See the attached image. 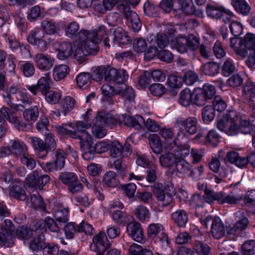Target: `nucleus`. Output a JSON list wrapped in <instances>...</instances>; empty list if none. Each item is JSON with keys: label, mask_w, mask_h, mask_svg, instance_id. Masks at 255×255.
<instances>
[{"label": "nucleus", "mask_w": 255, "mask_h": 255, "mask_svg": "<svg viewBox=\"0 0 255 255\" xmlns=\"http://www.w3.org/2000/svg\"><path fill=\"white\" fill-rule=\"evenodd\" d=\"M65 35L70 38L77 37L76 49L74 56L80 63L86 60V56L89 55V47L87 48L88 31L82 29L80 30V25L76 21L69 23L65 28Z\"/></svg>", "instance_id": "obj_1"}, {"label": "nucleus", "mask_w": 255, "mask_h": 255, "mask_svg": "<svg viewBox=\"0 0 255 255\" xmlns=\"http://www.w3.org/2000/svg\"><path fill=\"white\" fill-rule=\"evenodd\" d=\"M180 136L178 133L177 138ZM178 138L174 139L172 143L167 147L168 151L160 155L159 159L160 165L164 168H170L175 165L179 158H185L190 153L188 148L180 147L177 143Z\"/></svg>", "instance_id": "obj_2"}, {"label": "nucleus", "mask_w": 255, "mask_h": 255, "mask_svg": "<svg viewBox=\"0 0 255 255\" xmlns=\"http://www.w3.org/2000/svg\"><path fill=\"white\" fill-rule=\"evenodd\" d=\"M59 178L64 185L67 186L69 192L72 194L80 192L83 189L82 184L74 172H63L60 173Z\"/></svg>", "instance_id": "obj_3"}, {"label": "nucleus", "mask_w": 255, "mask_h": 255, "mask_svg": "<svg viewBox=\"0 0 255 255\" xmlns=\"http://www.w3.org/2000/svg\"><path fill=\"white\" fill-rule=\"evenodd\" d=\"M108 31L104 25H101L98 27V30L88 31V38L89 41L87 43V48L89 47V54L95 55L98 51V42L100 40L102 39L104 35H107Z\"/></svg>", "instance_id": "obj_4"}, {"label": "nucleus", "mask_w": 255, "mask_h": 255, "mask_svg": "<svg viewBox=\"0 0 255 255\" xmlns=\"http://www.w3.org/2000/svg\"><path fill=\"white\" fill-rule=\"evenodd\" d=\"M34 228L35 234L32 236L33 239L29 243V248L32 251L37 252L41 250L43 242L44 240V233L46 231L45 224L41 220L37 221V225Z\"/></svg>", "instance_id": "obj_5"}, {"label": "nucleus", "mask_w": 255, "mask_h": 255, "mask_svg": "<svg viewBox=\"0 0 255 255\" xmlns=\"http://www.w3.org/2000/svg\"><path fill=\"white\" fill-rule=\"evenodd\" d=\"M14 229V226L10 220H4L1 225V231L0 232V246L10 247L14 244L13 233Z\"/></svg>", "instance_id": "obj_6"}, {"label": "nucleus", "mask_w": 255, "mask_h": 255, "mask_svg": "<svg viewBox=\"0 0 255 255\" xmlns=\"http://www.w3.org/2000/svg\"><path fill=\"white\" fill-rule=\"evenodd\" d=\"M128 76L125 69L117 70L110 66L105 68L104 78L107 82L122 84L128 79Z\"/></svg>", "instance_id": "obj_7"}, {"label": "nucleus", "mask_w": 255, "mask_h": 255, "mask_svg": "<svg viewBox=\"0 0 255 255\" xmlns=\"http://www.w3.org/2000/svg\"><path fill=\"white\" fill-rule=\"evenodd\" d=\"M25 180L29 187L35 188L38 187L41 189L44 185L49 182L50 177L48 175L40 174L37 170H35L31 174H29Z\"/></svg>", "instance_id": "obj_8"}, {"label": "nucleus", "mask_w": 255, "mask_h": 255, "mask_svg": "<svg viewBox=\"0 0 255 255\" xmlns=\"http://www.w3.org/2000/svg\"><path fill=\"white\" fill-rule=\"evenodd\" d=\"M176 124L179 127L183 128L187 133L193 134L198 130L199 123L197 118L194 117H178L176 120Z\"/></svg>", "instance_id": "obj_9"}, {"label": "nucleus", "mask_w": 255, "mask_h": 255, "mask_svg": "<svg viewBox=\"0 0 255 255\" xmlns=\"http://www.w3.org/2000/svg\"><path fill=\"white\" fill-rule=\"evenodd\" d=\"M85 122L82 121L77 122L76 124L77 130L72 131V137L78 138L80 140V143L91 140L90 135L86 129L90 128L91 124L88 123V120L84 118Z\"/></svg>", "instance_id": "obj_10"}, {"label": "nucleus", "mask_w": 255, "mask_h": 255, "mask_svg": "<svg viewBox=\"0 0 255 255\" xmlns=\"http://www.w3.org/2000/svg\"><path fill=\"white\" fill-rule=\"evenodd\" d=\"M51 78L49 73H46L38 81L37 85L27 86V89L34 95L40 92L42 95L50 89Z\"/></svg>", "instance_id": "obj_11"}, {"label": "nucleus", "mask_w": 255, "mask_h": 255, "mask_svg": "<svg viewBox=\"0 0 255 255\" xmlns=\"http://www.w3.org/2000/svg\"><path fill=\"white\" fill-rule=\"evenodd\" d=\"M53 155V161L47 162L45 164L50 171L60 170L65 165L66 153L63 150H57L54 152Z\"/></svg>", "instance_id": "obj_12"}, {"label": "nucleus", "mask_w": 255, "mask_h": 255, "mask_svg": "<svg viewBox=\"0 0 255 255\" xmlns=\"http://www.w3.org/2000/svg\"><path fill=\"white\" fill-rule=\"evenodd\" d=\"M127 233L130 237L137 242H141L144 240L141 225L136 221L130 222L127 225Z\"/></svg>", "instance_id": "obj_13"}, {"label": "nucleus", "mask_w": 255, "mask_h": 255, "mask_svg": "<svg viewBox=\"0 0 255 255\" xmlns=\"http://www.w3.org/2000/svg\"><path fill=\"white\" fill-rule=\"evenodd\" d=\"M34 61L39 69L46 71L52 67L54 59L50 55L38 53L34 56Z\"/></svg>", "instance_id": "obj_14"}, {"label": "nucleus", "mask_w": 255, "mask_h": 255, "mask_svg": "<svg viewBox=\"0 0 255 255\" xmlns=\"http://www.w3.org/2000/svg\"><path fill=\"white\" fill-rule=\"evenodd\" d=\"M108 245L109 243L106 234L104 232H100L94 237L91 249L97 255H101V252L105 251L106 247Z\"/></svg>", "instance_id": "obj_15"}, {"label": "nucleus", "mask_w": 255, "mask_h": 255, "mask_svg": "<svg viewBox=\"0 0 255 255\" xmlns=\"http://www.w3.org/2000/svg\"><path fill=\"white\" fill-rule=\"evenodd\" d=\"M122 125L133 128L139 130L142 128V124L144 123V119L139 115H136L134 117L125 115H121Z\"/></svg>", "instance_id": "obj_16"}, {"label": "nucleus", "mask_w": 255, "mask_h": 255, "mask_svg": "<svg viewBox=\"0 0 255 255\" xmlns=\"http://www.w3.org/2000/svg\"><path fill=\"white\" fill-rule=\"evenodd\" d=\"M97 115L101 119L102 123L107 125L111 128L118 124L122 125L121 116H116L105 112H98Z\"/></svg>", "instance_id": "obj_17"}, {"label": "nucleus", "mask_w": 255, "mask_h": 255, "mask_svg": "<svg viewBox=\"0 0 255 255\" xmlns=\"http://www.w3.org/2000/svg\"><path fill=\"white\" fill-rule=\"evenodd\" d=\"M153 192L161 206H166L172 202V195L168 193L166 190H162L156 188L154 189Z\"/></svg>", "instance_id": "obj_18"}, {"label": "nucleus", "mask_w": 255, "mask_h": 255, "mask_svg": "<svg viewBox=\"0 0 255 255\" xmlns=\"http://www.w3.org/2000/svg\"><path fill=\"white\" fill-rule=\"evenodd\" d=\"M105 125L98 116L96 115L93 119L92 128V133L95 137L101 138L106 135L107 131L104 128Z\"/></svg>", "instance_id": "obj_19"}, {"label": "nucleus", "mask_w": 255, "mask_h": 255, "mask_svg": "<svg viewBox=\"0 0 255 255\" xmlns=\"http://www.w3.org/2000/svg\"><path fill=\"white\" fill-rule=\"evenodd\" d=\"M80 143L83 158L86 160L93 159L96 152L94 149V146H92L93 142L92 140Z\"/></svg>", "instance_id": "obj_20"}, {"label": "nucleus", "mask_w": 255, "mask_h": 255, "mask_svg": "<svg viewBox=\"0 0 255 255\" xmlns=\"http://www.w3.org/2000/svg\"><path fill=\"white\" fill-rule=\"evenodd\" d=\"M211 231L213 237L217 239L221 238L225 235V227L220 218L215 217L213 220Z\"/></svg>", "instance_id": "obj_21"}, {"label": "nucleus", "mask_w": 255, "mask_h": 255, "mask_svg": "<svg viewBox=\"0 0 255 255\" xmlns=\"http://www.w3.org/2000/svg\"><path fill=\"white\" fill-rule=\"evenodd\" d=\"M37 221L34 225L29 227L26 226H19L16 230L17 236L22 240H28L32 237L35 234L34 228H36Z\"/></svg>", "instance_id": "obj_22"}, {"label": "nucleus", "mask_w": 255, "mask_h": 255, "mask_svg": "<svg viewBox=\"0 0 255 255\" xmlns=\"http://www.w3.org/2000/svg\"><path fill=\"white\" fill-rule=\"evenodd\" d=\"M8 145L12 154L16 156L23 155L27 150L26 145L23 142L15 139L10 140Z\"/></svg>", "instance_id": "obj_23"}, {"label": "nucleus", "mask_w": 255, "mask_h": 255, "mask_svg": "<svg viewBox=\"0 0 255 255\" xmlns=\"http://www.w3.org/2000/svg\"><path fill=\"white\" fill-rule=\"evenodd\" d=\"M171 219L178 227H184L187 223L188 216L184 210H178L171 214Z\"/></svg>", "instance_id": "obj_24"}, {"label": "nucleus", "mask_w": 255, "mask_h": 255, "mask_svg": "<svg viewBox=\"0 0 255 255\" xmlns=\"http://www.w3.org/2000/svg\"><path fill=\"white\" fill-rule=\"evenodd\" d=\"M241 40V38H239L238 36L231 38L230 47L234 50L238 56L244 58L248 54V51L243 47L242 44H240Z\"/></svg>", "instance_id": "obj_25"}, {"label": "nucleus", "mask_w": 255, "mask_h": 255, "mask_svg": "<svg viewBox=\"0 0 255 255\" xmlns=\"http://www.w3.org/2000/svg\"><path fill=\"white\" fill-rule=\"evenodd\" d=\"M57 57L61 60H65L72 54V45L71 43L64 42L59 44L58 48Z\"/></svg>", "instance_id": "obj_26"}, {"label": "nucleus", "mask_w": 255, "mask_h": 255, "mask_svg": "<svg viewBox=\"0 0 255 255\" xmlns=\"http://www.w3.org/2000/svg\"><path fill=\"white\" fill-rule=\"evenodd\" d=\"M148 41L150 42L153 46H157L160 48H163L166 47L169 43L168 37L164 33H158L156 36L150 35L148 38Z\"/></svg>", "instance_id": "obj_27"}, {"label": "nucleus", "mask_w": 255, "mask_h": 255, "mask_svg": "<svg viewBox=\"0 0 255 255\" xmlns=\"http://www.w3.org/2000/svg\"><path fill=\"white\" fill-rule=\"evenodd\" d=\"M232 4L239 13L247 15L251 10V7L246 0H232Z\"/></svg>", "instance_id": "obj_28"}, {"label": "nucleus", "mask_w": 255, "mask_h": 255, "mask_svg": "<svg viewBox=\"0 0 255 255\" xmlns=\"http://www.w3.org/2000/svg\"><path fill=\"white\" fill-rule=\"evenodd\" d=\"M177 160L175 165V168L172 170L171 174L175 171L182 175L188 174L192 168L191 164L184 160V158H179Z\"/></svg>", "instance_id": "obj_29"}, {"label": "nucleus", "mask_w": 255, "mask_h": 255, "mask_svg": "<svg viewBox=\"0 0 255 255\" xmlns=\"http://www.w3.org/2000/svg\"><path fill=\"white\" fill-rule=\"evenodd\" d=\"M30 142L32 144L33 148L38 151L39 152H43V153L40 155H38L41 158H43L46 156L47 151L46 149V145L44 144L43 141L40 138L36 136H31L29 138Z\"/></svg>", "instance_id": "obj_30"}, {"label": "nucleus", "mask_w": 255, "mask_h": 255, "mask_svg": "<svg viewBox=\"0 0 255 255\" xmlns=\"http://www.w3.org/2000/svg\"><path fill=\"white\" fill-rule=\"evenodd\" d=\"M118 10L124 14L128 21L130 23L138 17V14L130 9L129 6L127 3H122L118 5Z\"/></svg>", "instance_id": "obj_31"}, {"label": "nucleus", "mask_w": 255, "mask_h": 255, "mask_svg": "<svg viewBox=\"0 0 255 255\" xmlns=\"http://www.w3.org/2000/svg\"><path fill=\"white\" fill-rule=\"evenodd\" d=\"M242 196L236 193L235 192H231L227 195H225L222 192V197L220 199V204L227 203L230 205L236 204L242 199Z\"/></svg>", "instance_id": "obj_32"}, {"label": "nucleus", "mask_w": 255, "mask_h": 255, "mask_svg": "<svg viewBox=\"0 0 255 255\" xmlns=\"http://www.w3.org/2000/svg\"><path fill=\"white\" fill-rule=\"evenodd\" d=\"M178 101L181 105L185 107L193 104L192 93L189 89L181 91L179 94Z\"/></svg>", "instance_id": "obj_33"}, {"label": "nucleus", "mask_w": 255, "mask_h": 255, "mask_svg": "<svg viewBox=\"0 0 255 255\" xmlns=\"http://www.w3.org/2000/svg\"><path fill=\"white\" fill-rule=\"evenodd\" d=\"M69 71V68L67 65L63 64L58 65L53 69V78L56 81H60L67 75Z\"/></svg>", "instance_id": "obj_34"}, {"label": "nucleus", "mask_w": 255, "mask_h": 255, "mask_svg": "<svg viewBox=\"0 0 255 255\" xmlns=\"http://www.w3.org/2000/svg\"><path fill=\"white\" fill-rule=\"evenodd\" d=\"M103 181L104 184L110 187H115L119 183L116 173L113 171H108L104 174Z\"/></svg>", "instance_id": "obj_35"}, {"label": "nucleus", "mask_w": 255, "mask_h": 255, "mask_svg": "<svg viewBox=\"0 0 255 255\" xmlns=\"http://www.w3.org/2000/svg\"><path fill=\"white\" fill-rule=\"evenodd\" d=\"M81 180L88 189H93L94 192L97 196H98L100 199H102L103 198V196L101 193L102 188L100 181L94 179L93 180L92 183H90L85 178H82Z\"/></svg>", "instance_id": "obj_36"}, {"label": "nucleus", "mask_w": 255, "mask_h": 255, "mask_svg": "<svg viewBox=\"0 0 255 255\" xmlns=\"http://www.w3.org/2000/svg\"><path fill=\"white\" fill-rule=\"evenodd\" d=\"M241 44L248 51V53L254 50L255 47V34L250 33L246 34L244 38L241 39Z\"/></svg>", "instance_id": "obj_37"}, {"label": "nucleus", "mask_w": 255, "mask_h": 255, "mask_svg": "<svg viewBox=\"0 0 255 255\" xmlns=\"http://www.w3.org/2000/svg\"><path fill=\"white\" fill-rule=\"evenodd\" d=\"M221 197L222 192H216L207 188L204 189L203 198L204 201L208 203L211 204L214 201H217L220 203Z\"/></svg>", "instance_id": "obj_38"}, {"label": "nucleus", "mask_w": 255, "mask_h": 255, "mask_svg": "<svg viewBox=\"0 0 255 255\" xmlns=\"http://www.w3.org/2000/svg\"><path fill=\"white\" fill-rule=\"evenodd\" d=\"M130 255H152L153 253L150 247L142 248L141 246L137 244H132L129 249Z\"/></svg>", "instance_id": "obj_39"}, {"label": "nucleus", "mask_w": 255, "mask_h": 255, "mask_svg": "<svg viewBox=\"0 0 255 255\" xmlns=\"http://www.w3.org/2000/svg\"><path fill=\"white\" fill-rule=\"evenodd\" d=\"M193 104L202 106L208 101L201 88H195L192 92Z\"/></svg>", "instance_id": "obj_40"}, {"label": "nucleus", "mask_w": 255, "mask_h": 255, "mask_svg": "<svg viewBox=\"0 0 255 255\" xmlns=\"http://www.w3.org/2000/svg\"><path fill=\"white\" fill-rule=\"evenodd\" d=\"M43 253L49 255H69L64 250L59 251L58 246L54 243H47L43 248Z\"/></svg>", "instance_id": "obj_41"}, {"label": "nucleus", "mask_w": 255, "mask_h": 255, "mask_svg": "<svg viewBox=\"0 0 255 255\" xmlns=\"http://www.w3.org/2000/svg\"><path fill=\"white\" fill-rule=\"evenodd\" d=\"M39 116V111L37 106H34L25 109L23 112V117L27 122H35Z\"/></svg>", "instance_id": "obj_42"}, {"label": "nucleus", "mask_w": 255, "mask_h": 255, "mask_svg": "<svg viewBox=\"0 0 255 255\" xmlns=\"http://www.w3.org/2000/svg\"><path fill=\"white\" fill-rule=\"evenodd\" d=\"M114 41L118 44H126L130 40L129 37L127 36L124 29L118 27L114 32Z\"/></svg>", "instance_id": "obj_43"}, {"label": "nucleus", "mask_w": 255, "mask_h": 255, "mask_svg": "<svg viewBox=\"0 0 255 255\" xmlns=\"http://www.w3.org/2000/svg\"><path fill=\"white\" fill-rule=\"evenodd\" d=\"M250 163L255 167V153L249 154L247 157H243L239 155V158L236 159L235 164L239 167L243 168Z\"/></svg>", "instance_id": "obj_44"}, {"label": "nucleus", "mask_w": 255, "mask_h": 255, "mask_svg": "<svg viewBox=\"0 0 255 255\" xmlns=\"http://www.w3.org/2000/svg\"><path fill=\"white\" fill-rule=\"evenodd\" d=\"M9 122L19 130L27 131L30 130L31 127L30 124L22 121L20 118L16 116L11 117Z\"/></svg>", "instance_id": "obj_45"}, {"label": "nucleus", "mask_w": 255, "mask_h": 255, "mask_svg": "<svg viewBox=\"0 0 255 255\" xmlns=\"http://www.w3.org/2000/svg\"><path fill=\"white\" fill-rule=\"evenodd\" d=\"M43 13V9L39 5H34L30 7L27 11V18L30 21H35L40 18Z\"/></svg>", "instance_id": "obj_46"}, {"label": "nucleus", "mask_w": 255, "mask_h": 255, "mask_svg": "<svg viewBox=\"0 0 255 255\" xmlns=\"http://www.w3.org/2000/svg\"><path fill=\"white\" fill-rule=\"evenodd\" d=\"M14 22L18 30L21 32L26 31L27 22L24 16L21 12H16L13 15Z\"/></svg>", "instance_id": "obj_47"}, {"label": "nucleus", "mask_w": 255, "mask_h": 255, "mask_svg": "<svg viewBox=\"0 0 255 255\" xmlns=\"http://www.w3.org/2000/svg\"><path fill=\"white\" fill-rule=\"evenodd\" d=\"M120 84L121 86L118 87V91H117L118 95H121L123 97L129 100L134 98L135 94L132 88L127 86L124 83Z\"/></svg>", "instance_id": "obj_48"}, {"label": "nucleus", "mask_w": 255, "mask_h": 255, "mask_svg": "<svg viewBox=\"0 0 255 255\" xmlns=\"http://www.w3.org/2000/svg\"><path fill=\"white\" fill-rule=\"evenodd\" d=\"M220 66L217 63L210 62L202 67L203 72L207 75L214 76L219 72Z\"/></svg>", "instance_id": "obj_49"}, {"label": "nucleus", "mask_w": 255, "mask_h": 255, "mask_svg": "<svg viewBox=\"0 0 255 255\" xmlns=\"http://www.w3.org/2000/svg\"><path fill=\"white\" fill-rule=\"evenodd\" d=\"M150 147L156 154L160 153L162 150V144L159 136L156 134L150 135L149 138Z\"/></svg>", "instance_id": "obj_50"}, {"label": "nucleus", "mask_w": 255, "mask_h": 255, "mask_svg": "<svg viewBox=\"0 0 255 255\" xmlns=\"http://www.w3.org/2000/svg\"><path fill=\"white\" fill-rule=\"evenodd\" d=\"M9 195L21 201H24L26 199L25 191L18 185H13L10 188Z\"/></svg>", "instance_id": "obj_51"}, {"label": "nucleus", "mask_w": 255, "mask_h": 255, "mask_svg": "<svg viewBox=\"0 0 255 255\" xmlns=\"http://www.w3.org/2000/svg\"><path fill=\"white\" fill-rule=\"evenodd\" d=\"M44 37V34L42 33L39 28H36L29 32L27 37V40L29 43L34 45L41 38Z\"/></svg>", "instance_id": "obj_52"}, {"label": "nucleus", "mask_w": 255, "mask_h": 255, "mask_svg": "<svg viewBox=\"0 0 255 255\" xmlns=\"http://www.w3.org/2000/svg\"><path fill=\"white\" fill-rule=\"evenodd\" d=\"M225 8L222 7H218L212 5H207L206 7V12L208 16L214 18H221Z\"/></svg>", "instance_id": "obj_53"}, {"label": "nucleus", "mask_w": 255, "mask_h": 255, "mask_svg": "<svg viewBox=\"0 0 255 255\" xmlns=\"http://www.w3.org/2000/svg\"><path fill=\"white\" fill-rule=\"evenodd\" d=\"M91 79V76L89 73H81L76 77L77 84L80 88H85L90 84Z\"/></svg>", "instance_id": "obj_54"}, {"label": "nucleus", "mask_w": 255, "mask_h": 255, "mask_svg": "<svg viewBox=\"0 0 255 255\" xmlns=\"http://www.w3.org/2000/svg\"><path fill=\"white\" fill-rule=\"evenodd\" d=\"M75 104L76 101L73 98L70 96L66 97L63 99L61 113L64 116H66L68 113L74 108Z\"/></svg>", "instance_id": "obj_55"}, {"label": "nucleus", "mask_w": 255, "mask_h": 255, "mask_svg": "<svg viewBox=\"0 0 255 255\" xmlns=\"http://www.w3.org/2000/svg\"><path fill=\"white\" fill-rule=\"evenodd\" d=\"M220 136L215 130L212 129L207 132L205 142L213 146L217 145L219 142Z\"/></svg>", "instance_id": "obj_56"}, {"label": "nucleus", "mask_w": 255, "mask_h": 255, "mask_svg": "<svg viewBox=\"0 0 255 255\" xmlns=\"http://www.w3.org/2000/svg\"><path fill=\"white\" fill-rule=\"evenodd\" d=\"M20 70L23 75L26 77L32 76L35 71L33 63L30 61H25L21 64Z\"/></svg>", "instance_id": "obj_57"}, {"label": "nucleus", "mask_w": 255, "mask_h": 255, "mask_svg": "<svg viewBox=\"0 0 255 255\" xmlns=\"http://www.w3.org/2000/svg\"><path fill=\"white\" fill-rule=\"evenodd\" d=\"M110 152L112 157L121 158L123 153V147L118 141L115 140L112 143Z\"/></svg>", "instance_id": "obj_58"}, {"label": "nucleus", "mask_w": 255, "mask_h": 255, "mask_svg": "<svg viewBox=\"0 0 255 255\" xmlns=\"http://www.w3.org/2000/svg\"><path fill=\"white\" fill-rule=\"evenodd\" d=\"M215 116V112L213 107L210 105L205 106L202 110V117L205 123L212 121Z\"/></svg>", "instance_id": "obj_59"}, {"label": "nucleus", "mask_w": 255, "mask_h": 255, "mask_svg": "<svg viewBox=\"0 0 255 255\" xmlns=\"http://www.w3.org/2000/svg\"><path fill=\"white\" fill-rule=\"evenodd\" d=\"M42 221L51 232L56 234V237L59 236V234L60 233V228L52 218L47 217L45 218L44 221Z\"/></svg>", "instance_id": "obj_60"}, {"label": "nucleus", "mask_w": 255, "mask_h": 255, "mask_svg": "<svg viewBox=\"0 0 255 255\" xmlns=\"http://www.w3.org/2000/svg\"><path fill=\"white\" fill-rule=\"evenodd\" d=\"M54 217L59 223H66L69 220V210L68 208L59 209L55 212Z\"/></svg>", "instance_id": "obj_61"}, {"label": "nucleus", "mask_w": 255, "mask_h": 255, "mask_svg": "<svg viewBox=\"0 0 255 255\" xmlns=\"http://www.w3.org/2000/svg\"><path fill=\"white\" fill-rule=\"evenodd\" d=\"M43 96L45 97V100L51 104L58 103L61 97L59 92L50 90L44 94Z\"/></svg>", "instance_id": "obj_62"}, {"label": "nucleus", "mask_w": 255, "mask_h": 255, "mask_svg": "<svg viewBox=\"0 0 255 255\" xmlns=\"http://www.w3.org/2000/svg\"><path fill=\"white\" fill-rule=\"evenodd\" d=\"M175 48L176 50L181 53L187 52L188 50L186 36H181L176 39Z\"/></svg>", "instance_id": "obj_63"}, {"label": "nucleus", "mask_w": 255, "mask_h": 255, "mask_svg": "<svg viewBox=\"0 0 255 255\" xmlns=\"http://www.w3.org/2000/svg\"><path fill=\"white\" fill-rule=\"evenodd\" d=\"M242 253L244 255H254L255 254V241H249L242 246Z\"/></svg>", "instance_id": "obj_64"}]
</instances>
